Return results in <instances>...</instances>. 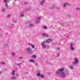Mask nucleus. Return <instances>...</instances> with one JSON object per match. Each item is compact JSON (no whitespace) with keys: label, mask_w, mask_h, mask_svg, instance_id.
I'll return each instance as SVG.
<instances>
[{"label":"nucleus","mask_w":80,"mask_h":80,"mask_svg":"<svg viewBox=\"0 0 80 80\" xmlns=\"http://www.w3.org/2000/svg\"><path fill=\"white\" fill-rule=\"evenodd\" d=\"M64 70V68H62L61 69H59L58 71H56V73L57 74H59L61 75H65V73L63 72Z\"/></svg>","instance_id":"1"},{"label":"nucleus","mask_w":80,"mask_h":80,"mask_svg":"<svg viewBox=\"0 0 80 80\" xmlns=\"http://www.w3.org/2000/svg\"><path fill=\"white\" fill-rule=\"evenodd\" d=\"M74 60L75 62H73V65H75L76 64V63H78V59L76 58H74Z\"/></svg>","instance_id":"2"},{"label":"nucleus","mask_w":80,"mask_h":80,"mask_svg":"<svg viewBox=\"0 0 80 80\" xmlns=\"http://www.w3.org/2000/svg\"><path fill=\"white\" fill-rule=\"evenodd\" d=\"M27 51H28L30 53H32V49L30 47H28L27 49Z\"/></svg>","instance_id":"3"},{"label":"nucleus","mask_w":80,"mask_h":80,"mask_svg":"<svg viewBox=\"0 0 80 80\" xmlns=\"http://www.w3.org/2000/svg\"><path fill=\"white\" fill-rule=\"evenodd\" d=\"M40 17H38L37 18L36 23H38L40 22Z\"/></svg>","instance_id":"4"},{"label":"nucleus","mask_w":80,"mask_h":80,"mask_svg":"<svg viewBox=\"0 0 80 80\" xmlns=\"http://www.w3.org/2000/svg\"><path fill=\"white\" fill-rule=\"evenodd\" d=\"M52 41V39H48L45 41V42L46 43H50V42H51Z\"/></svg>","instance_id":"5"},{"label":"nucleus","mask_w":80,"mask_h":80,"mask_svg":"<svg viewBox=\"0 0 80 80\" xmlns=\"http://www.w3.org/2000/svg\"><path fill=\"white\" fill-rule=\"evenodd\" d=\"M29 61L30 62H31V63H35V61L32 59H30Z\"/></svg>","instance_id":"6"},{"label":"nucleus","mask_w":80,"mask_h":80,"mask_svg":"<svg viewBox=\"0 0 80 80\" xmlns=\"http://www.w3.org/2000/svg\"><path fill=\"white\" fill-rule=\"evenodd\" d=\"M42 47L43 48H44V49L46 48V45H43V46H42Z\"/></svg>","instance_id":"7"},{"label":"nucleus","mask_w":80,"mask_h":80,"mask_svg":"<svg viewBox=\"0 0 80 80\" xmlns=\"http://www.w3.org/2000/svg\"><path fill=\"white\" fill-rule=\"evenodd\" d=\"M71 50H75V48L73 47H71Z\"/></svg>","instance_id":"8"},{"label":"nucleus","mask_w":80,"mask_h":80,"mask_svg":"<svg viewBox=\"0 0 80 80\" xmlns=\"http://www.w3.org/2000/svg\"><path fill=\"white\" fill-rule=\"evenodd\" d=\"M42 37H45V36H47V35L46 34H45V33H43V34H42Z\"/></svg>","instance_id":"9"},{"label":"nucleus","mask_w":80,"mask_h":80,"mask_svg":"<svg viewBox=\"0 0 80 80\" xmlns=\"http://www.w3.org/2000/svg\"><path fill=\"white\" fill-rule=\"evenodd\" d=\"M37 75L38 77H40V76H41L40 73H37Z\"/></svg>","instance_id":"10"},{"label":"nucleus","mask_w":80,"mask_h":80,"mask_svg":"<svg viewBox=\"0 0 80 80\" xmlns=\"http://www.w3.org/2000/svg\"><path fill=\"white\" fill-rule=\"evenodd\" d=\"M16 78L14 77H12L11 78L13 80H15Z\"/></svg>","instance_id":"11"},{"label":"nucleus","mask_w":80,"mask_h":80,"mask_svg":"<svg viewBox=\"0 0 80 80\" xmlns=\"http://www.w3.org/2000/svg\"><path fill=\"white\" fill-rule=\"evenodd\" d=\"M45 42L44 41L42 42V46L44 45V44H45Z\"/></svg>","instance_id":"12"},{"label":"nucleus","mask_w":80,"mask_h":80,"mask_svg":"<svg viewBox=\"0 0 80 80\" xmlns=\"http://www.w3.org/2000/svg\"><path fill=\"white\" fill-rule=\"evenodd\" d=\"M31 46H32V48H35V46L33 44H31Z\"/></svg>","instance_id":"13"},{"label":"nucleus","mask_w":80,"mask_h":80,"mask_svg":"<svg viewBox=\"0 0 80 80\" xmlns=\"http://www.w3.org/2000/svg\"><path fill=\"white\" fill-rule=\"evenodd\" d=\"M32 57V58H36V56L35 55H33Z\"/></svg>","instance_id":"14"},{"label":"nucleus","mask_w":80,"mask_h":80,"mask_svg":"<svg viewBox=\"0 0 80 80\" xmlns=\"http://www.w3.org/2000/svg\"><path fill=\"white\" fill-rule=\"evenodd\" d=\"M73 67V65H71V66H70V69H73V67Z\"/></svg>","instance_id":"15"},{"label":"nucleus","mask_w":80,"mask_h":80,"mask_svg":"<svg viewBox=\"0 0 80 80\" xmlns=\"http://www.w3.org/2000/svg\"><path fill=\"white\" fill-rule=\"evenodd\" d=\"M11 15H8L7 16V18H8L9 17H11Z\"/></svg>","instance_id":"16"},{"label":"nucleus","mask_w":80,"mask_h":80,"mask_svg":"<svg viewBox=\"0 0 80 80\" xmlns=\"http://www.w3.org/2000/svg\"><path fill=\"white\" fill-rule=\"evenodd\" d=\"M15 71H13L12 72V75H14V74H15Z\"/></svg>","instance_id":"17"},{"label":"nucleus","mask_w":80,"mask_h":80,"mask_svg":"<svg viewBox=\"0 0 80 80\" xmlns=\"http://www.w3.org/2000/svg\"><path fill=\"white\" fill-rule=\"evenodd\" d=\"M7 1H8V0H4V2H5V3H7Z\"/></svg>","instance_id":"18"},{"label":"nucleus","mask_w":80,"mask_h":80,"mask_svg":"<svg viewBox=\"0 0 80 80\" xmlns=\"http://www.w3.org/2000/svg\"><path fill=\"white\" fill-rule=\"evenodd\" d=\"M40 77H42V78H43V77H44V76H43V75H41Z\"/></svg>","instance_id":"19"},{"label":"nucleus","mask_w":80,"mask_h":80,"mask_svg":"<svg viewBox=\"0 0 80 80\" xmlns=\"http://www.w3.org/2000/svg\"><path fill=\"white\" fill-rule=\"evenodd\" d=\"M45 2V0H43V1L41 2V3H43Z\"/></svg>","instance_id":"20"},{"label":"nucleus","mask_w":80,"mask_h":80,"mask_svg":"<svg viewBox=\"0 0 80 80\" xmlns=\"http://www.w3.org/2000/svg\"><path fill=\"white\" fill-rule=\"evenodd\" d=\"M76 10H80V8H76Z\"/></svg>","instance_id":"21"},{"label":"nucleus","mask_w":80,"mask_h":80,"mask_svg":"<svg viewBox=\"0 0 80 80\" xmlns=\"http://www.w3.org/2000/svg\"><path fill=\"white\" fill-rule=\"evenodd\" d=\"M5 8H3L2 10V12H4L5 11Z\"/></svg>","instance_id":"22"},{"label":"nucleus","mask_w":80,"mask_h":80,"mask_svg":"<svg viewBox=\"0 0 80 80\" xmlns=\"http://www.w3.org/2000/svg\"><path fill=\"white\" fill-rule=\"evenodd\" d=\"M12 56H13L14 55V53L12 52Z\"/></svg>","instance_id":"23"},{"label":"nucleus","mask_w":80,"mask_h":80,"mask_svg":"<svg viewBox=\"0 0 80 80\" xmlns=\"http://www.w3.org/2000/svg\"><path fill=\"white\" fill-rule=\"evenodd\" d=\"M23 16L24 15L23 14L21 15V17H23Z\"/></svg>","instance_id":"24"},{"label":"nucleus","mask_w":80,"mask_h":80,"mask_svg":"<svg viewBox=\"0 0 80 80\" xmlns=\"http://www.w3.org/2000/svg\"><path fill=\"white\" fill-rule=\"evenodd\" d=\"M5 7H8L7 4H6L5 5Z\"/></svg>","instance_id":"25"},{"label":"nucleus","mask_w":80,"mask_h":80,"mask_svg":"<svg viewBox=\"0 0 80 80\" xmlns=\"http://www.w3.org/2000/svg\"><path fill=\"white\" fill-rule=\"evenodd\" d=\"M43 28H47V27L44 26H43Z\"/></svg>","instance_id":"26"},{"label":"nucleus","mask_w":80,"mask_h":80,"mask_svg":"<svg viewBox=\"0 0 80 80\" xmlns=\"http://www.w3.org/2000/svg\"><path fill=\"white\" fill-rule=\"evenodd\" d=\"M22 58H23L22 57H20L19 58V59H22Z\"/></svg>","instance_id":"27"},{"label":"nucleus","mask_w":80,"mask_h":80,"mask_svg":"<svg viewBox=\"0 0 80 80\" xmlns=\"http://www.w3.org/2000/svg\"><path fill=\"white\" fill-rule=\"evenodd\" d=\"M48 75H51V74L50 73H49V72H48Z\"/></svg>","instance_id":"28"},{"label":"nucleus","mask_w":80,"mask_h":80,"mask_svg":"<svg viewBox=\"0 0 80 80\" xmlns=\"http://www.w3.org/2000/svg\"><path fill=\"white\" fill-rule=\"evenodd\" d=\"M64 7H66V4H64Z\"/></svg>","instance_id":"29"},{"label":"nucleus","mask_w":80,"mask_h":80,"mask_svg":"<svg viewBox=\"0 0 80 80\" xmlns=\"http://www.w3.org/2000/svg\"><path fill=\"white\" fill-rule=\"evenodd\" d=\"M72 45H73V44H72V43L71 44V47H73V46H72Z\"/></svg>","instance_id":"30"},{"label":"nucleus","mask_w":80,"mask_h":80,"mask_svg":"<svg viewBox=\"0 0 80 80\" xmlns=\"http://www.w3.org/2000/svg\"><path fill=\"white\" fill-rule=\"evenodd\" d=\"M66 73L67 75L68 74V72H66Z\"/></svg>","instance_id":"31"},{"label":"nucleus","mask_w":80,"mask_h":80,"mask_svg":"<svg viewBox=\"0 0 80 80\" xmlns=\"http://www.w3.org/2000/svg\"><path fill=\"white\" fill-rule=\"evenodd\" d=\"M57 50H60V48H57Z\"/></svg>","instance_id":"32"},{"label":"nucleus","mask_w":80,"mask_h":80,"mask_svg":"<svg viewBox=\"0 0 80 80\" xmlns=\"http://www.w3.org/2000/svg\"><path fill=\"white\" fill-rule=\"evenodd\" d=\"M30 25L31 26V27L33 26V25L32 24H30Z\"/></svg>","instance_id":"33"},{"label":"nucleus","mask_w":80,"mask_h":80,"mask_svg":"<svg viewBox=\"0 0 80 80\" xmlns=\"http://www.w3.org/2000/svg\"><path fill=\"white\" fill-rule=\"evenodd\" d=\"M46 47L47 48H48V47H49V46H48V45H47V46H46Z\"/></svg>","instance_id":"34"},{"label":"nucleus","mask_w":80,"mask_h":80,"mask_svg":"<svg viewBox=\"0 0 80 80\" xmlns=\"http://www.w3.org/2000/svg\"><path fill=\"white\" fill-rule=\"evenodd\" d=\"M28 45H29L30 46H31V44L29 43L28 44Z\"/></svg>","instance_id":"35"},{"label":"nucleus","mask_w":80,"mask_h":80,"mask_svg":"<svg viewBox=\"0 0 80 80\" xmlns=\"http://www.w3.org/2000/svg\"><path fill=\"white\" fill-rule=\"evenodd\" d=\"M67 6H69V4H67Z\"/></svg>","instance_id":"36"},{"label":"nucleus","mask_w":80,"mask_h":80,"mask_svg":"<svg viewBox=\"0 0 80 80\" xmlns=\"http://www.w3.org/2000/svg\"><path fill=\"white\" fill-rule=\"evenodd\" d=\"M36 65H37H37H38L37 63H36Z\"/></svg>","instance_id":"37"},{"label":"nucleus","mask_w":80,"mask_h":80,"mask_svg":"<svg viewBox=\"0 0 80 80\" xmlns=\"http://www.w3.org/2000/svg\"><path fill=\"white\" fill-rule=\"evenodd\" d=\"M12 25H13V24H12Z\"/></svg>","instance_id":"38"},{"label":"nucleus","mask_w":80,"mask_h":80,"mask_svg":"<svg viewBox=\"0 0 80 80\" xmlns=\"http://www.w3.org/2000/svg\"><path fill=\"white\" fill-rule=\"evenodd\" d=\"M18 65H19L20 66V64H18Z\"/></svg>","instance_id":"39"},{"label":"nucleus","mask_w":80,"mask_h":80,"mask_svg":"<svg viewBox=\"0 0 80 80\" xmlns=\"http://www.w3.org/2000/svg\"><path fill=\"white\" fill-rule=\"evenodd\" d=\"M2 64H3V63H2Z\"/></svg>","instance_id":"40"}]
</instances>
